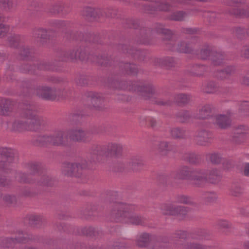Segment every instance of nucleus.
Here are the masks:
<instances>
[{
    "mask_svg": "<svg viewBox=\"0 0 249 249\" xmlns=\"http://www.w3.org/2000/svg\"><path fill=\"white\" fill-rule=\"evenodd\" d=\"M134 206L126 204L118 203L115 206L113 213L120 221L132 224L139 225L141 223V219L133 213Z\"/></svg>",
    "mask_w": 249,
    "mask_h": 249,
    "instance_id": "f257e3e1",
    "label": "nucleus"
},
{
    "mask_svg": "<svg viewBox=\"0 0 249 249\" xmlns=\"http://www.w3.org/2000/svg\"><path fill=\"white\" fill-rule=\"evenodd\" d=\"M85 133L80 130H71L69 132L58 131L54 136H47L46 139L53 145H60L63 142L64 139L69 137L71 140L74 141L82 142L86 141Z\"/></svg>",
    "mask_w": 249,
    "mask_h": 249,
    "instance_id": "f03ea898",
    "label": "nucleus"
},
{
    "mask_svg": "<svg viewBox=\"0 0 249 249\" xmlns=\"http://www.w3.org/2000/svg\"><path fill=\"white\" fill-rule=\"evenodd\" d=\"M249 136V129L248 127L240 125L234 130L233 141L235 143H241L247 140Z\"/></svg>",
    "mask_w": 249,
    "mask_h": 249,
    "instance_id": "7ed1b4c3",
    "label": "nucleus"
},
{
    "mask_svg": "<svg viewBox=\"0 0 249 249\" xmlns=\"http://www.w3.org/2000/svg\"><path fill=\"white\" fill-rule=\"evenodd\" d=\"M85 166H82L81 165L77 163H67L64 166V174L68 176H79V174L81 173V171Z\"/></svg>",
    "mask_w": 249,
    "mask_h": 249,
    "instance_id": "20e7f679",
    "label": "nucleus"
},
{
    "mask_svg": "<svg viewBox=\"0 0 249 249\" xmlns=\"http://www.w3.org/2000/svg\"><path fill=\"white\" fill-rule=\"evenodd\" d=\"M29 124L27 123L20 122H15L13 124V129L15 131H22L24 129L29 130H35L37 128L38 122L34 123V121L29 122Z\"/></svg>",
    "mask_w": 249,
    "mask_h": 249,
    "instance_id": "39448f33",
    "label": "nucleus"
},
{
    "mask_svg": "<svg viewBox=\"0 0 249 249\" xmlns=\"http://www.w3.org/2000/svg\"><path fill=\"white\" fill-rule=\"evenodd\" d=\"M186 212L185 209L182 206H167L164 209L163 213L165 214H170V215H178V214H185V213Z\"/></svg>",
    "mask_w": 249,
    "mask_h": 249,
    "instance_id": "423d86ee",
    "label": "nucleus"
},
{
    "mask_svg": "<svg viewBox=\"0 0 249 249\" xmlns=\"http://www.w3.org/2000/svg\"><path fill=\"white\" fill-rule=\"evenodd\" d=\"M54 91L48 87H42L37 89V94L39 96L47 100H53Z\"/></svg>",
    "mask_w": 249,
    "mask_h": 249,
    "instance_id": "0eeeda50",
    "label": "nucleus"
},
{
    "mask_svg": "<svg viewBox=\"0 0 249 249\" xmlns=\"http://www.w3.org/2000/svg\"><path fill=\"white\" fill-rule=\"evenodd\" d=\"M215 124L221 128H226L230 125L231 120L227 116L219 115L215 118Z\"/></svg>",
    "mask_w": 249,
    "mask_h": 249,
    "instance_id": "6e6552de",
    "label": "nucleus"
},
{
    "mask_svg": "<svg viewBox=\"0 0 249 249\" xmlns=\"http://www.w3.org/2000/svg\"><path fill=\"white\" fill-rule=\"evenodd\" d=\"M170 9V6L166 3L157 2L153 4L151 7L148 9L149 13L153 14L155 11H166Z\"/></svg>",
    "mask_w": 249,
    "mask_h": 249,
    "instance_id": "1a4fd4ad",
    "label": "nucleus"
},
{
    "mask_svg": "<svg viewBox=\"0 0 249 249\" xmlns=\"http://www.w3.org/2000/svg\"><path fill=\"white\" fill-rule=\"evenodd\" d=\"M11 102L9 100L2 101L0 105V114L6 115L11 110Z\"/></svg>",
    "mask_w": 249,
    "mask_h": 249,
    "instance_id": "9d476101",
    "label": "nucleus"
},
{
    "mask_svg": "<svg viewBox=\"0 0 249 249\" xmlns=\"http://www.w3.org/2000/svg\"><path fill=\"white\" fill-rule=\"evenodd\" d=\"M209 134L206 131L201 132L197 137V142L201 145H205L209 142Z\"/></svg>",
    "mask_w": 249,
    "mask_h": 249,
    "instance_id": "9b49d317",
    "label": "nucleus"
},
{
    "mask_svg": "<svg viewBox=\"0 0 249 249\" xmlns=\"http://www.w3.org/2000/svg\"><path fill=\"white\" fill-rule=\"evenodd\" d=\"M211 108L209 105L204 106L199 111L198 118L199 119H205L207 118L210 114Z\"/></svg>",
    "mask_w": 249,
    "mask_h": 249,
    "instance_id": "f8f14e48",
    "label": "nucleus"
},
{
    "mask_svg": "<svg viewBox=\"0 0 249 249\" xmlns=\"http://www.w3.org/2000/svg\"><path fill=\"white\" fill-rule=\"evenodd\" d=\"M3 21V18L0 15V37L3 36L9 31L10 28L2 23Z\"/></svg>",
    "mask_w": 249,
    "mask_h": 249,
    "instance_id": "ddd939ff",
    "label": "nucleus"
},
{
    "mask_svg": "<svg viewBox=\"0 0 249 249\" xmlns=\"http://www.w3.org/2000/svg\"><path fill=\"white\" fill-rule=\"evenodd\" d=\"M219 177V174L217 170H212L209 175V181L211 183H214L218 179Z\"/></svg>",
    "mask_w": 249,
    "mask_h": 249,
    "instance_id": "4468645a",
    "label": "nucleus"
},
{
    "mask_svg": "<svg viewBox=\"0 0 249 249\" xmlns=\"http://www.w3.org/2000/svg\"><path fill=\"white\" fill-rule=\"evenodd\" d=\"M148 241V235L143 234L137 241V245L140 247L145 246Z\"/></svg>",
    "mask_w": 249,
    "mask_h": 249,
    "instance_id": "2eb2a0df",
    "label": "nucleus"
},
{
    "mask_svg": "<svg viewBox=\"0 0 249 249\" xmlns=\"http://www.w3.org/2000/svg\"><path fill=\"white\" fill-rule=\"evenodd\" d=\"M185 17V14L182 12H178L174 13L171 16V19L174 20H181Z\"/></svg>",
    "mask_w": 249,
    "mask_h": 249,
    "instance_id": "dca6fc26",
    "label": "nucleus"
},
{
    "mask_svg": "<svg viewBox=\"0 0 249 249\" xmlns=\"http://www.w3.org/2000/svg\"><path fill=\"white\" fill-rule=\"evenodd\" d=\"M189 172L187 167H184L178 174L177 178L180 179L186 178L187 176L189 175Z\"/></svg>",
    "mask_w": 249,
    "mask_h": 249,
    "instance_id": "f3484780",
    "label": "nucleus"
},
{
    "mask_svg": "<svg viewBox=\"0 0 249 249\" xmlns=\"http://www.w3.org/2000/svg\"><path fill=\"white\" fill-rule=\"evenodd\" d=\"M177 49L178 52L181 53H187L189 52V50L187 47L186 44L184 42L178 44Z\"/></svg>",
    "mask_w": 249,
    "mask_h": 249,
    "instance_id": "a211bd4d",
    "label": "nucleus"
},
{
    "mask_svg": "<svg viewBox=\"0 0 249 249\" xmlns=\"http://www.w3.org/2000/svg\"><path fill=\"white\" fill-rule=\"evenodd\" d=\"M171 135L174 138H178L182 136L183 132L178 128H174L171 130Z\"/></svg>",
    "mask_w": 249,
    "mask_h": 249,
    "instance_id": "6ab92c4d",
    "label": "nucleus"
},
{
    "mask_svg": "<svg viewBox=\"0 0 249 249\" xmlns=\"http://www.w3.org/2000/svg\"><path fill=\"white\" fill-rule=\"evenodd\" d=\"M1 155L2 157H5L6 158H12V153L11 150L7 149L6 148H3L2 149L1 151Z\"/></svg>",
    "mask_w": 249,
    "mask_h": 249,
    "instance_id": "aec40b11",
    "label": "nucleus"
},
{
    "mask_svg": "<svg viewBox=\"0 0 249 249\" xmlns=\"http://www.w3.org/2000/svg\"><path fill=\"white\" fill-rule=\"evenodd\" d=\"M211 161L215 164L219 163L221 161V158L217 154H213L210 158Z\"/></svg>",
    "mask_w": 249,
    "mask_h": 249,
    "instance_id": "412c9836",
    "label": "nucleus"
},
{
    "mask_svg": "<svg viewBox=\"0 0 249 249\" xmlns=\"http://www.w3.org/2000/svg\"><path fill=\"white\" fill-rule=\"evenodd\" d=\"M102 101V100L101 98H93L91 99V102L93 104V107L96 109L99 107V105Z\"/></svg>",
    "mask_w": 249,
    "mask_h": 249,
    "instance_id": "4be33fe9",
    "label": "nucleus"
},
{
    "mask_svg": "<svg viewBox=\"0 0 249 249\" xmlns=\"http://www.w3.org/2000/svg\"><path fill=\"white\" fill-rule=\"evenodd\" d=\"M178 201L179 202L184 204H190L192 202L190 198L184 196H180Z\"/></svg>",
    "mask_w": 249,
    "mask_h": 249,
    "instance_id": "5701e85b",
    "label": "nucleus"
},
{
    "mask_svg": "<svg viewBox=\"0 0 249 249\" xmlns=\"http://www.w3.org/2000/svg\"><path fill=\"white\" fill-rule=\"evenodd\" d=\"M35 34L36 35H37L38 37L45 38V36L46 35V34H47V31L44 29H39V30L36 31Z\"/></svg>",
    "mask_w": 249,
    "mask_h": 249,
    "instance_id": "b1692460",
    "label": "nucleus"
},
{
    "mask_svg": "<svg viewBox=\"0 0 249 249\" xmlns=\"http://www.w3.org/2000/svg\"><path fill=\"white\" fill-rule=\"evenodd\" d=\"M168 144L166 142H161L159 145V150L160 151H163L168 149Z\"/></svg>",
    "mask_w": 249,
    "mask_h": 249,
    "instance_id": "393cba45",
    "label": "nucleus"
},
{
    "mask_svg": "<svg viewBox=\"0 0 249 249\" xmlns=\"http://www.w3.org/2000/svg\"><path fill=\"white\" fill-rule=\"evenodd\" d=\"M1 2L5 8L9 9L12 6V0H1Z\"/></svg>",
    "mask_w": 249,
    "mask_h": 249,
    "instance_id": "a878e982",
    "label": "nucleus"
},
{
    "mask_svg": "<svg viewBox=\"0 0 249 249\" xmlns=\"http://www.w3.org/2000/svg\"><path fill=\"white\" fill-rule=\"evenodd\" d=\"M210 54V51L208 50H202L201 51L200 57L202 59H206Z\"/></svg>",
    "mask_w": 249,
    "mask_h": 249,
    "instance_id": "bb28decb",
    "label": "nucleus"
},
{
    "mask_svg": "<svg viewBox=\"0 0 249 249\" xmlns=\"http://www.w3.org/2000/svg\"><path fill=\"white\" fill-rule=\"evenodd\" d=\"M195 183L197 185H201L206 182V179L202 177L195 179Z\"/></svg>",
    "mask_w": 249,
    "mask_h": 249,
    "instance_id": "cd10ccee",
    "label": "nucleus"
},
{
    "mask_svg": "<svg viewBox=\"0 0 249 249\" xmlns=\"http://www.w3.org/2000/svg\"><path fill=\"white\" fill-rule=\"evenodd\" d=\"M178 99H180L179 102L183 103V104L186 103L188 100V98H187V96L185 95H183V94L179 95L178 96Z\"/></svg>",
    "mask_w": 249,
    "mask_h": 249,
    "instance_id": "c85d7f7f",
    "label": "nucleus"
},
{
    "mask_svg": "<svg viewBox=\"0 0 249 249\" xmlns=\"http://www.w3.org/2000/svg\"><path fill=\"white\" fill-rule=\"evenodd\" d=\"M244 175L249 176V163H246L243 171Z\"/></svg>",
    "mask_w": 249,
    "mask_h": 249,
    "instance_id": "c756f323",
    "label": "nucleus"
},
{
    "mask_svg": "<svg viewBox=\"0 0 249 249\" xmlns=\"http://www.w3.org/2000/svg\"><path fill=\"white\" fill-rule=\"evenodd\" d=\"M245 0H231V5L234 6L235 5L244 2Z\"/></svg>",
    "mask_w": 249,
    "mask_h": 249,
    "instance_id": "7c9ffc66",
    "label": "nucleus"
},
{
    "mask_svg": "<svg viewBox=\"0 0 249 249\" xmlns=\"http://www.w3.org/2000/svg\"><path fill=\"white\" fill-rule=\"evenodd\" d=\"M3 199L8 203H11L12 202L13 199H14V197H12L10 196L7 195L4 196Z\"/></svg>",
    "mask_w": 249,
    "mask_h": 249,
    "instance_id": "2f4dec72",
    "label": "nucleus"
},
{
    "mask_svg": "<svg viewBox=\"0 0 249 249\" xmlns=\"http://www.w3.org/2000/svg\"><path fill=\"white\" fill-rule=\"evenodd\" d=\"M244 55L245 57H249V46L244 49Z\"/></svg>",
    "mask_w": 249,
    "mask_h": 249,
    "instance_id": "473e14b6",
    "label": "nucleus"
},
{
    "mask_svg": "<svg viewBox=\"0 0 249 249\" xmlns=\"http://www.w3.org/2000/svg\"><path fill=\"white\" fill-rule=\"evenodd\" d=\"M34 117V116H33V112L30 110L28 111V113L26 115V117L28 118L29 119L32 120Z\"/></svg>",
    "mask_w": 249,
    "mask_h": 249,
    "instance_id": "72a5a7b5",
    "label": "nucleus"
},
{
    "mask_svg": "<svg viewBox=\"0 0 249 249\" xmlns=\"http://www.w3.org/2000/svg\"><path fill=\"white\" fill-rule=\"evenodd\" d=\"M158 32L159 33H161V34H166L168 32H169V31L166 29H163L162 28H161L160 29V30H158Z\"/></svg>",
    "mask_w": 249,
    "mask_h": 249,
    "instance_id": "f704fd0d",
    "label": "nucleus"
},
{
    "mask_svg": "<svg viewBox=\"0 0 249 249\" xmlns=\"http://www.w3.org/2000/svg\"><path fill=\"white\" fill-rule=\"evenodd\" d=\"M171 1L172 3L173 6H175V3L176 2H182L183 1V0H171Z\"/></svg>",
    "mask_w": 249,
    "mask_h": 249,
    "instance_id": "c9c22d12",
    "label": "nucleus"
},
{
    "mask_svg": "<svg viewBox=\"0 0 249 249\" xmlns=\"http://www.w3.org/2000/svg\"><path fill=\"white\" fill-rule=\"evenodd\" d=\"M245 249H249V242H247L244 244Z\"/></svg>",
    "mask_w": 249,
    "mask_h": 249,
    "instance_id": "e433bc0d",
    "label": "nucleus"
},
{
    "mask_svg": "<svg viewBox=\"0 0 249 249\" xmlns=\"http://www.w3.org/2000/svg\"><path fill=\"white\" fill-rule=\"evenodd\" d=\"M15 240L16 241L18 242H22L24 241V239L22 238H16L15 239Z\"/></svg>",
    "mask_w": 249,
    "mask_h": 249,
    "instance_id": "4c0bfd02",
    "label": "nucleus"
},
{
    "mask_svg": "<svg viewBox=\"0 0 249 249\" xmlns=\"http://www.w3.org/2000/svg\"><path fill=\"white\" fill-rule=\"evenodd\" d=\"M201 249L200 246L199 245H196L195 249Z\"/></svg>",
    "mask_w": 249,
    "mask_h": 249,
    "instance_id": "58836bf2",
    "label": "nucleus"
},
{
    "mask_svg": "<svg viewBox=\"0 0 249 249\" xmlns=\"http://www.w3.org/2000/svg\"><path fill=\"white\" fill-rule=\"evenodd\" d=\"M244 83L245 84H247V85H249V80L248 81H244Z\"/></svg>",
    "mask_w": 249,
    "mask_h": 249,
    "instance_id": "ea45409f",
    "label": "nucleus"
},
{
    "mask_svg": "<svg viewBox=\"0 0 249 249\" xmlns=\"http://www.w3.org/2000/svg\"><path fill=\"white\" fill-rule=\"evenodd\" d=\"M144 89H145V91H147L149 90V88L148 87H144Z\"/></svg>",
    "mask_w": 249,
    "mask_h": 249,
    "instance_id": "a19ab883",
    "label": "nucleus"
},
{
    "mask_svg": "<svg viewBox=\"0 0 249 249\" xmlns=\"http://www.w3.org/2000/svg\"><path fill=\"white\" fill-rule=\"evenodd\" d=\"M224 167L226 169H227V163H225V164H224Z\"/></svg>",
    "mask_w": 249,
    "mask_h": 249,
    "instance_id": "79ce46f5",
    "label": "nucleus"
},
{
    "mask_svg": "<svg viewBox=\"0 0 249 249\" xmlns=\"http://www.w3.org/2000/svg\"><path fill=\"white\" fill-rule=\"evenodd\" d=\"M0 185H5V183L3 182H0Z\"/></svg>",
    "mask_w": 249,
    "mask_h": 249,
    "instance_id": "37998d69",
    "label": "nucleus"
},
{
    "mask_svg": "<svg viewBox=\"0 0 249 249\" xmlns=\"http://www.w3.org/2000/svg\"><path fill=\"white\" fill-rule=\"evenodd\" d=\"M19 181H25V180L24 179H22V178L20 179H19Z\"/></svg>",
    "mask_w": 249,
    "mask_h": 249,
    "instance_id": "c03bdc74",
    "label": "nucleus"
},
{
    "mask_svg": "<svg viewBox=\"0 0 249 249\" xmlns=\"http://www.w3.org/2000/svg\"><path fill=\"white\" fill-rule=\"evenodd\" d=\"M75 57H79V56H77V54L75 55Z\"/></svg>",
    "mask_w": 249,
    "mask_h": 249,
    "instance_id": "a18cd8bd",
    "label": "nucleus"
},
{
    "mask_svg": "<svg viewBox=\"0 0 249 249\" xmlns=\"http://www.w3.org/2000/svg\"><path fill=\"white\" fill-rule=\"evenodd\" d=\"M248 158H249V157H248Z\"/></svg>",
    "mask_w": 249,
    "mask_h": 249,
    "instance_id": "49530a36",
    "label": "nucleus"
}]
</instances>
